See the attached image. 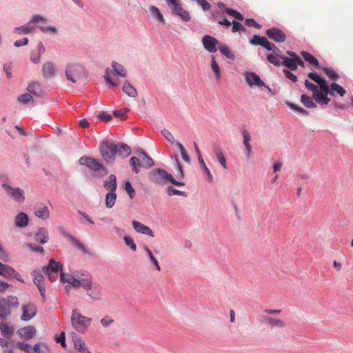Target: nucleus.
<instances>
[{
    "instance_id": "nucleus-36",
    "label": "nucleus",
    "mask_w": 353,
    "mask_h": 353,
    "mask_svg": "<svg viewBox=\"0 0 353 353\" xmlns=\"http://www.w3.org/2000/svg\"><path fill=\"white\" fill-rule=\"evenodd\" d=\"M117 196L115 192H109L106 194L105 203L107 208H111L112 207H113L116 202Z\"/></svg>"
},
{
    "instance_id": "nucleus-41",
    "label": "nucleus",
    "mask_w": 353,
    "mask_h": 353,
    "mask_svg": "<svg viewBox=\"0 0 353 353\" xmlns=\"http://www.w3.org/2000/svg\"><path fill=\"white\" fill-rule=\"evenodd\" d=\"M211 68L215 74L216 80L219 81L221 79V70L218 63L215 60L214 55L211 56Z\"/></svg>"
},
{
    "instance_id": "nucleus-19",
    "label": "nucleus",
    "mask_w": 353,
    "mask_h": 353,
    "mask_svg": "<svg viewBox=\"0 0 353 353\" xmlns=\"http://www.w3.org/2000/svg\"><path fill=\"white\" fill-rule=\"evenodd\" d=\"M32 24V23H30V21L28 23H26L23 26L14 28L13 30V32L19 35L28 34L34 30L35 27Z\"/></svg>"
},
{
    "instance_id": "nucleus-44",
    "label": "nucleus",
    "mask_w": 353,
    "mask_h": 353,
    "mask_svg": "<svg viewBox=\"0 0 353 353\" xmlns=\"http://www.w3.org/2000/svg\"><path fill=\"white\" fill-rule=\"evenodd\" d=\"M301 103L307 108H316V104L313 102L312 99L307 96L306 94H303L301 97Z\"/></svg>"
},
{
    "instance_id": "nucleus-12",
    "label": "nucleus",
    "mask_w": 353,
    "mask_h": 353,
    "mask_svg": "<svg viewBox=\"0 0 353 353\" xmlns=\"http://www.w3.org/2000/svg\"><path fill=\"white\" fill-rule=\"evenodd\" d=\"M265 33L268 38L274 41L275 42L283 43L286 39L285 33L281 30L278 28H270L266 30Z\"/></svg>"
},
{
    "instance_id": "nucleus-45",
    "label": "nucleus",
    "mask_w": 353,
    "mask_h": 353,
    "mask_svg": "<svg viewBox=\"0 0 353 353\" xmlns=\"http://www.w3.org/2000/svg\"><path fill=\"white\" fill-rule=\"evenodd\" d=\"M17 347L22 351H24L26 353H34V346H31L30 345L23 343L18 342L17 343Z\"/></svg>"
},
{
    "instance_id": "nucleus-7",
    "label": "nucleus",
    "mask_w": 353,
    "mask_h": 353,
    "mask_svg": "<svg viewBox=\"0 0 353 353\" xmlns=\"http://www.w3.org/2000/svg\"><path fill=\"white\" fill-rule=\"evenodd\" d=\"M61 263L56 262L54 259H50L48 266L43 268V272L48 275L50 281H55L58 276L62 273Z\"/></svg>"
},
{
    "instance_id": "nucleus-64",
    "label": "nucleus",
    "mask_w": 353,
    "mask_h": 353,
    "mask_svg": "<svg viewBox=\"0 0 353 353\" xmlns=\"http://www.w3.org/2000/svg\"><path fill=\"white\" fill-rule=\"evenodd\" d=\"M319 87H320V91H319V92L323 93V94H325L327 96L328 94H330V90L329 86L325 81L324 82H323L321 85H319Z\"/></svg>"
},
{
    "instance_id": "nucleus-60",
    "label": "nucleus",
    "mask_w": 353,
    "mask_h": 353,
    "mask_svg": "<svg viewBox=\"0 0 353 353\" xmlns=\"http://www.w3.org/2000/svg\"><path fill=\"white\" fill-rule=\"evenodd\" d=\"M39 28L40 30L43 33H47L50 32L51 34H57V30L54 26H39Z\"/></svg>"
},
{
    "instance_id": "nucleus-35",
    "label": "nucleus",
    "mask_w": 353,
    "mask_h": 353,
    "mask_svg": "<svg viewBox=\"0 0 353 353\" xmlns=\"http://www.w3.org/2000/svg\"><path fill=\"white\" fill-rule=\"evenodd\" d=\"M218 49L227 58L231 60L235 59V55L232 53V52L230 50L228 46L225 44L218 45Z\"/></svg>"
},
{
    "instance_id": "nucleus-49",
    "label": "nucleus",
    "mask_w": 353,
    "mask_h": 353,
    "mask_svg": "<svg viewBox=\"0 0 353 353\" xmlns=\"http://www.w3.org/2000/svg\"><path fill=\"white\" fill-rule=\"evenodd\" d=\"M323 72L331 80L336 81L339 78V75L331 68H323Z\"/></svg>"
},
{
    "instance_id": "nucleus-54",
    "label": "nucleus",
    "mask_w": 353,
    "mask_h": 353,
    "mask_svg": "<svg viewBox=\"0 0 353 353\" xmlns=\"http://www.w3.org/2000/svg\"><path fill=\"white\" fill-rule=\"evenodd\" d=\"M161 134L164 137V138L171 144H174L175 143L173 135L168 130L163 129L161 131Z\"/></svg>"
},
{
    "instance_id": "nucleus-17",
    "label": "nucleus",
    "mask_w": 353,
    "mask_h": 353,
    "mask_svg": "<svg viewBox=\"0 0 353 353\" xmlns=\"http://www.w3.org/2000/svg\"><path fill=\"white\" fill-rule=\"evenodd\" d=\"M132 223L134 229L137 232L147 234L151 237H154V232L149 227L135 220L132 221Z\"/></svg>"
},
{
    "instance_id": "nucleus-20",
    "label": "nucleus",
    "mask_w": 353,
    "mask_h": 353,
    "mask_svg": "<svg viewBox=\"0 0 353 353\" xmlns=\"http://www.w3.org/2000/svg\"><path fill=\"white\" fill-rule=\"evenodd\" d=\"M263 321L266 323L271 327L283 328L285 326V323L283 321L269 316H263Z\"/></svg>"
},
{
    "instance_id": "nucleus-53",
    "label": "nucleus",
    "mask_w": 353,
    "mask_h": 353,
    "mask_svg": "<svg viewBox=\"0 0 353 353\" xmlns=\"http://www.w3.org/2000/svg\"><path fill=\"white\" fill-rule=\"evenodd\" d=\"M225 12L227 14H228L230 16L234 17L235 19L242 21L243 20L244 17L243 14L239 12H237L235 10H233L232 8H225Z\"/></svg>"
},
{
    "instance_id": "nucleus-28",
    "label": "nucleus",
    "mask_w": 353,
    "mask_h": 353,
    "mask_svg": "<svg viewBox=\"0 0 353 353\" xmlns=\"http://www.w3.org/2000/svg\"><path fill=\"white\" fill-rule=\"evenodd\" d=\"M42 73L46 78L52 77L55 73L54 65L49 62L44 63L42 68Z\"/></svg>"
},
{
    "instance_id": "nucleus-5",
    "label": "nucleus",
    "mask_w": 353,
    "mask_h": 353,
    "mask_svg": "<svg viewBox=\"0 0 353 353\" xmlns=\"http://www.w3.org/2000/svg\"><path fill=\"white\" fill-rule=\"evenodd\" d=\"M65 77L68 81L76 83L85 77V72L81 65L70 64L65 70Z\"/></svg>"
},
{
    "instance_id": "nucleus-9",
    "label": "nucleus",
    "mask_w": 353,
    "mask_h": 353,
    "mask_svg": "<svg viewBox=\"0 0 353 353\" xmlns=\"http://www.w3.org/2000/svg\"><path fill=\"white\" fill-rule=\"evenodd\" d=\"M79 163L89 168L94 172L102 170L104 171L105 174H107L105 166L95 159L88 157H81L79 159Z\"/></svg>"
},
{
    "instance_id": "nucleus-27",
    "label": "nucleus",
    "mask_w": 353,
    "mask_h": 353,
    "mask_svg": "<svg viewBox=\"0 0 353 353\" xmlns=\"http://www.w3.org/2000/svg\"><path fill=\"white\" fill-rule=\"evenodd\" d=\"M112 66L113 71H114V72L112 73L113 76H119L121 77H126L127 72L123 65L117 63L116 61H112Z\"/></svg>"
},
{
    "instance_id": "nucleus-22",
    "label": "nucleus",
    "mask_w": 353,
    "mask_h": 353,
    "mask_svg": "<svg viewBox=\"0 0 353 353\" xmlns=\"http://www.w3.org/2000/svg\"><path fill=\"white\" fill-rule=\"evenodd\" d=\"M104 188L110 192H115L117 188V177L114 174H111L104 181Z\"/></svg>"
},
{
    "instance_id": "nucleus-40",
    "label": "nucleus",
    "mask_w": 353,
    "mask_h": 353,
    "mask_svg": "<svg viewBox=\"0 0 353 353\" xmlns=\"http://www.w3.org/2000/svg\"><path fill=\"white\" fill-rule=\"evenodd\" d=\"M104 79L106 83L112 86L119 85V82L117 81L116 78L112 77V72L109 68H107L105 72Z\"/></svg>"
},
{
    "instance_id": "nucleus-3",
    "label": "nucleus",
    "mask_w": 353,
    "mask_h": 353,
    "mask_svg": "<svg viewBox=\"0 0 353 353\" xmlns=\"http://www.w3.org/2000/svg\"><path fill=\"white\" fill-rule=\"evenodd\" d=\"M92 319L83 316L77 310H74L71 315V323L73 327L79 332H84L90 325Z\"/></svg>"
},
{
    "instance_id": "nucleus-47",
    "label": "nucleus",
    "mask_w": 353,
    "mask_h": 353,
    "mask_svg": "<svg viewBox=\"0 0 353 353\" xmlns=\"http://www.w3.org/2000/svg\"><path fill=\"white\" fill-rule=\"evenodd\" d=\"M265 39L266 37H261L258 34H254L253 37L250 39V43L252 45H260L263 46Z\"/></svg>"
},
{
    "instance_id": "nucleus-21",
    "label": "nucleus",
    "mask_w": 353,
    "mask_h": 353,
    "mask_svg": "<svg viewBox=\"0 0 353 353\" xmlns=\"http://www.w3.org/2000/svg\"><path fill=\"white\" fill-rule=\"evenodd\" d=\"M34 240L41 244H44L48 241V232L47 229L40 228L34 235Z\"/></svg>"
},
{
    "instance_id": "nucleus-11",
    "label": "nucleus",
    "mask_w": 353,
    "mask_h": 353,
    "mask_svg": "<svg viewBox=\"0 0 353 353\" xmlns=\"http://www.w3.org/2000/svg\"><path fill=\"white\" fill-rule=\"evenodd\" d=\"M202 43L204 48L210 52H215L218 50L216 46L219 44L218 40L210 35H205L202 38Z\"/></svg>"
},
{
    "instance_id": "nucleus-18",
    "label": "nucleus",
    "mask_w": 353,
    "mask_h": 353,
    "mask_svg": "<svg viewBox=\"0 0 353 353\" xmlns=\"http://www.w3.org/2000/svg\"><path fill=\"white\" fill-rule=\"evenodd\" d=\"M18 333L22 339L29 340L35 336L36 329L33 326H27L20 329Z\"/></svg>"
},
{
    "instance_id": "nucleus-37",
    "label": "nucleus",
    "mask_w": 353,
    "mask_h": 353,
    "mask_svg": "<svg viewBox=\"0 0 353 353\" xmlns=\"http://www.w3.org/2000/svg\"><path fill=\"white\" fill-rule=\"evenodd\" d=\"M10 310L8 303L3 299L0 300V319H3L7 316L10 315Z\"/></svg>"
},
{
    "instance_id": "nucleus-63",
    "label": "nucleus",
    "mask_w": 353,
    "mask_h": 353,
    "mask_svg": "<svg viewBox=\"0 0 353 353\" xmlns=\"http://www.w3.org/2000/svg\"><path fill=\"white\" fill-rule=\"evenodd\" d=\"M167 193L169 196H173V195H183L185 192L178 190L172 186H169L167 188Z\"/></svg>"
},
{
    "instance_id": "nucleus-46",
    "label": "nucleus",
    "mask_w": 353,
    "mask_h": 353,
    "mask_svg": "<svg viewBox=\"0 0 353 353\" xmlns=\"http://www.w3.org/2000/svg\"><path fill=\"white\" fill-rule=\"evenodd\" d=\"M144 250L146 252L147 254L148 255L151 262L156 267L157 270L158 271H161V267H160V265L159 264V262H158L157 259H156V257L153 255V254L151 252V250L148 247H145Z\"/></svg>"
},
{
    "instance_id": "nucleus-4",
    "label": "nucleus",
    "mask_w": 353,
    "mask_h": 353,
    "mask_svg": "<svg viewBox=\"0 0 353 353\" xmlns=\"http://www.w3.org/2000/svg\"><path fill=\"white\" fill-rule=\"evenodd\" d=\"M150 179L156 183H159L162 179H165L176 186L184 185L183 183L177 181L171 174L168 173L165 170L161 168L152 170L150 172Z\"/></svg>"
},
{
    "instance_id": "nucleus-33",
    "label": "nucleus",
    "mask_w": 353,
    "mask_h": 353,
    "mask_svg": "<svg viewBox=\"0 0 353 353\" xmlns=\"http://www.w3.org/2000/svg\"><path fill=\"white\" fill-rule=\"evenodd\" d=\"M14 270L12 267L3 264L0 262V275L11 278L14 273Z\"/></svg>"
},
{
    "instance_id": "nucleus-55",
    "label": "nucleus",
    "mask_w": 353,
    "mask_h": 353,
    "mask_svg": "<svg viewBox=\"0 0 353 353\" xmlns=\"http://www.w3.org/2000/svg\"><path fill=\"white\" fill-rule=\"evenodd\" d=\"M263 47H264L268 50L273 51L274 53L279 51V48L274 43L269 42L267 38Z\"/></svg>"
},
{
    "instance_id": "nucleus-48",
    "label": "nucleus",
    "mask_w": 353,
    "mask_h": 353,
    "mask_svg": "<svg viewBox=\"0 0 353 353\" xmlns=\"http://www.w3.org/2000/svg\"><path fill=\"white\" fill-rule=\"evenodd\" d=\"M267 59L270 63H271L276 66L280 65V64L281 63V60H282L281 56H279V54H277L276 53H275V54H271L268 55Z\"/></svg>"
},
{
    "instance_id": "nucleus-50",
    "label": "nucleus",
    "mask_w": 353,
    "mask_h": 353,
    "mask_svg": "<svg viewBox=\"0 0 353 353\" xmlns=\"http://www.w3.org/2000/svg\"><path fill=\"white\" fill-rule=\"evenodd\" d=\"M5 301L10 310V307H17L19 306L17 298L16 296H9L6 299H3Z\"/></svg>"
},
{
    "instance_id": "nucleus-6",
    "label": "nucleus",
    "mask_w": 353,
    "mask_h": 353,
    "mask_svg": "<svg viewBox=\"0 0 353 353\" xmlns=\"http://www.w3.org/2000/svg\"><path fill=\"white\" fill-rule=\"evenodd\" d=\"M287 54L290 57L281 56L282 64L291 70H294L298 65L304 67L305 64L303 60L295 52L288 51Z\"/></svg>"
},
{
    "instance_id": "nucleus-13",
    "label": "nucleus",
    "mask_w": 353,
    "mask_h": 353,
    "mask_svg": "<svg viewBox=\"0 0 353 353\" xmlns=\"http://www.w3.org/2000/svg\"><path fill=\"white\" fill-rule=\"evenodd\" d=\"M245 77L246 82L251 87L265 86L264 82L260 79V77L256 74L254 72H246Z\"/></svg>"
},
{
    "instance_id": "nucleus-25",
    "label": "nucleus",
    "mask_w": 353,
    "mask_h": 353,
    "mask_svg": "<svg viewBox=\"0 0 353 353\" xmlns=\"http://www.w3.org/2000/svg\"><path fill=\"white\" fill-rule=\"evenodd\" d=\"M301 54L303 57L305 61H307L312 67V68L316 69L319 68V61L312 54L306 51H302L301 52Z\"/></svg>"
},
{
    "instance_id": "nucleus-16",
    "label": "nucleus",
    "mask_w": 353,
    "mask_h": 353,
    "mask_svg": "<svg viewBox=\"0 0 353 353\" xmlns=\"http://www.w3.org/2000/svg\"><path fill=\"white\" fill-rule=\"evenodd\" d=\"M88 278H83L82 279H77L73 276L69 277L67 280L65 279V275L63 273L61 274L60 281L62 283L67 282L74 288L82 287L83 288V284L87 281Z\"/></svg>"
},
{
    "instance_id": "nucleus-52",
    "label": "nucleus",
    "mask_w": 353,
    "mask_h": 353,
    "mask_svg": "<svg viewBox=\"0 0 353 353\" xmlns=\"http://www.w3.org/2000/svg\"><path fill=\"white\" fill-rule=\"evenodd\" d=\"M150 11L154 16H155L157 17V19L158 20H159L160 21H161L163 23L165 22V19H164L163 15L161 14V13L160 12V10L158 8H157L155 6H151L150 8Z\"/></svg>"
},
{
    "instance_id": "nucleus-31",
    "label": "nucleus",
    "mask_w": 353,
    "mask_h": 353,
    "mask_svg": "<svg viewBox=\"0 0 353 353\" xmlns=\"http://www.w3.org/2000/svg\"><path fill=\"white\" fill-rule=\"evenodd\" d=\"M313 97L316 102L321 105H327L330 101V99L327 97V95L319 92L318 90L314 92L313 94Z\"/></svg>"
},
{
    "instance_id": "nucleus-38",
    "label": "nucleus",
    "mask_w": 353,
    "mask_h": 353,
    "mask_svg": "<svg viewBox=\"0 0 353 353\" xmlns=\"http://www.w3.org/2000/svg\"><path fill=\"white\" fill-rule=\"evenodd\" d=\"M75 349L82 353H90L88 349L86 347L85 343L81 338H77L74 341Z\"/></svg>"
},
{
    "instance_id": "nucleus-14",
    "label": "nucleus",
    "mask_w": 353,
    "mask_h": 353,
    "mask_svg": "<svg viewBox=\"0 0 353 353\" xmlns=\"http://www.w3.org/2000/svg\"><path fill=\"white\" fill-rule=\"evenodd\" d=\"M23 314L21 316V320L29 321L33 318L37 313V307L33 304H27L23 306Z\"/></svg>"
},
{
    "instance_id": "nucleus-2",
    "label": "nucleus",
    "mask_w": 353,
    "mask_h": 353,
    "mask_svg": "<svg viewBox=\"0 0 353 353\" xmlns=\"http://www.w3.org/2000/svg\"><path fill=\"white\" fill-rule=\"evenodd\" d=\"M83 289L90 299L97 301L102 300L103 288L99 283L93 282L92 279L88 278L87 281L83 284Z\"/></svg>"
},
{
    "instance_id": "nucleus-58",
    "label": "nucleus",
    "mask_w": 353,
    "mask_h": 353,
    "mask_svg": "<svg viewBox=\"0 0 353 353\" xmlns=\"http://www.w3.org/2000/svg\"><path fill=\"white\" fill-rule=\"evenodd\" d=\"M123 239L125 244L129 246L132 251L135 252L137 250V245L130 236H125Z\"/></svg>"
},
{
    "instance_id": "nucleus-29",
    "label": "nucleus",
    "mask_w": 353,
    "mask_h": 353,
    "mask_svg": "<svg viewBox=\"0 0 353 353\" xmlns=\"http://www.w3.org/2000/svg\"><path fill=\"white\" fill-rule=\"evenodd\" d=\"M27 90L30 94H32L36 97H41L43 94L40 85L35 82L30 83Z\"/></svg>"
},
{
    "instance_id": "nucleus-62",
    "label": "nucleus",
    "mask_w": 353,
    "mask_h": 353,
    "mask_svg": "<svg viewBox=\"0 0 353 353\" xmlns=\"http://www.w3.org/2000/svg\"><path fill=\"white\" fill-rule=\"evenodd\" d=\"M125 191L129 194L130 197L132 199L135 195V191L132 186L131 183L129 181L125 182Z\"/></svg>"
},
{
    "instance_id": "nucleus-1",
    "label": "nucleus",
    "mask_w": 353,
    "mask_h": 353,
    "mask_svg": "<svg viewBox=\"0 0 353 353\" xmlns=\"http://www.w3.org/2000/svg\"><path fill=\"white\" fill-rule=\"evenodd\" d=\"M100 152L107 163H112L114 161L117 154L123 157H128L131 153V148L125 143L114 144L106 142L101 145Z\"/></svg>"
},
{
    "instance_id": "nucleus-61",
    "label": "nucleus",
    "mask_w": 353,
    "mask_h": 353,
    "mask_svg": "<svg viewBox=\"0 0 353 353\" xmlns=\"http://www.w3.org/2000/svg\"><path fill=\"white\" fill-rule=\"evenodd\" d=\"M46 19L38 14L33 15L30 19L32 23H46Z\"/></svg>"
},
{
    "instance_id": "nucleus-39",
    "label": "nucleus",
    "mask_w": 353,
    "mask_h": 353,
    "mask_svg": "<svg viewBox=\"0 0 353 353\" xmlns=\"http://www.w3.org/2000/svg\"><path fill=\"white\" fill-rule=\"evenodd\" d=\"M123 92L131 97H135L137 94V90L128 82H125L122 88Z\"/></svg>"
},
{
    "instance_id": "nucleus-57",
    "label": "nucleus",
    "mask_w": 353,
    "mask_h": 353,
    "mask_svg": "<svg viewBox=\"0 0 353 353\" xmlns=\"http://www.w3.org/2000/svg\"><path fill=\"white\" fill-rule=\"evenodd\" d=\"M308 77L315 81L316 83L321 85L323 82H324L325 80L321 77H319L316 73L315 72H310L308 74Z\"/></svg>"
},
{
    "instance_id": "nucleus-56",
    "label": "nucleus",
    "mask_w": 353,
    "mask_h": 353,
    "mask_svg": "<svg viewBox=\"0 0 353 353\" xmlns=\"http://www.w3.org/2000/svg\"><path fill=\"white\" fill-rule=\"evenodd\" d=\"M18 101L22 103H27L30 101H33V98L30 94V93H26V94L20 95L18 97Z\"/></svg>"
},
{
    "instance_id": "nucleus-34",
    "label": "nucleus",
    "mask_w": 353,
    "mask_h": 353,
    "mask_svg": "<svg viewBox=\"0 0 353 353\" xmlns=\"http://www.w3.org/2000/svg\"><path fill=\"white\" fill-rule=\"evenodd\" d=\"M214 154L216 157L218 161H219V163L222 165V167L224 169H226L227 168L226 159H225V157H224V155H223L221 148L219 147H218V146L214 147Z\"/></svg>"
},
{
    "instance_id": "nucleus-30",
    "label": "nucleus",
    "mask_w": 353,
    "mask_h": 353,
    "mask_svg": "<svg viewBox=\"0 0 353 353\" xmlns=\"http://www.w3.org/2000/svg\"><path fill=\"white\" fill-rule=\"evenodd\" d=\"M0 331L3 336L10 338L14 332V328L7 323L1 322L0 323Z\"/></svg>"
},
{
    "instance_id": "nucleus-42",
    "label": "nucleus",
    "mask_w": 353,
    "mask_h": 353,
    "mask_svg": "<svg viewBox=\"0 0 353 353\" xmlns=\"http://www.w3.org/2000/svg\"><path fill=\"white\" fill-rule=\"evenodd\" d=\"M130 164L135 173H139L141 167V160L135 157H132L130 159Z\"/></svg>"
},
{
    "instance_id": "nucleus-8",
    "label": "nucleus",
    "mask_w": 353,
    "mask_h": 353,
    "mask_svg": "<svg viewBox=\"0 0 353 353\" xmlns=\"http://www.w3.org/2000/svg\"><path fill=\"white\" fill-rule=\"evenodd\" d=\"M168 4L172 6V12L178 15L183 21H189L190 16L189 13L183 8L179 0H165Z\"/></svg>"
},
{
    "instance_id": "nucleus-32",
    "label": "nucleus",
    "mask_w": 353,
    "mask_h": 353,
    "mask_svg": "<svg viewBox=\"0 0 353 353\" xmlns=\"http://www.w3.org/2000/svg\"><path fill=\"white\" fill-rule=\"evenodd\" d=\"M335 92L339 94L341 97H343L345 94V90L336 83H332L330 85V94L334 96Z\"/></svg>"
},
{
    "instance_id": "nucleus-24",
    "label": "nucleus",
    "mask_w": 353,
    "mask_h": 353,
    "mask_svg": "<svg viewBox=\"0 0 353 353\" xmlns=\"http://www.w3.org/2000/svg\"><path fill=\"white\" fill-rule=\"evenodd\" d=\"M28 217L24 212L19 213L14 219V223L17 228H25L28 225Z\"/></svg>"
},
{
    "instance_id": "nucleus-15",
    "label": "nucleus",
    "mask_w": 353,
    "mask_h": 353,
    "mask_svg": "<svg viewBox=\"0 0 353 353\" xmlns=\"http://www.w3.org/2000/svg\"><path fill=\"white\" fill-rule=\"evenodd\" d=\"M32 274L34 276V283L37 286L42 297L44 298L46 287L43 283V276L41 273H39L36 271L33 272Z\"/></svg>"
},
{
    "instance_id": "nucleus-51",
    "label": "nucleus",
    "mask_w": 353,
    "mask_h": 353,
    "mask_svg": "<svg viewBox=\"0 0 353 353\" xmlns=\"http://www.w3.org/2000/svg\"><path fill=\"white\" fill-rule=\"evenodd\" d=\"M176 146L178 147V148L180 150V152H181V157H182L183 160L184 161L187 162V163H189L190 161V157L188 156V154L186 150H185V148L183 147V145L180 142H176Z\"/></svg>"
},
{
    "instance_id": "nucleus-23",
    "label": "nucleus",
    "mask_w": 353,
    "mask_h": 353,
    "mask_svg": "<svg viewBox=\"0 0 353 353\" xmlns=\"http://www.w3.org/2000/svg\"><path fill=\"white\" fill-rule=\"evenodd\" d=\"M34 214L38 218L45 220L49 218L50 212L47 206L39 205L35 208Z\"/></svg>"
},
{
    "instance_id": "nucleus-59",
    "label": "nucleus",
    "mask_w": 353,
    "mask_h": 353,
    "mask_svg": "<svg viewBox=\"0 0 353 353\" xmlns=\"http://www.w3.org/2000/svg\"><path fill=\"white\" fill-rule=\"evenodd\" d=\"M232 32H236L239 31H245V27L241 23H240L239 22H238L236 21H233L232 22Z\"/></svg>"
},
{
    "instance_id": "nucleus-43",
    "label": "nucleus",
    "mask_w": 353,
    "mask_h": 353,
    "mask_svg": "<svg viewBox=\"0 0 353 353\" xmlns=\"http://www.w3.org/2000/svg\"><path fill=\"white\" fill-rule=\"evenodd\" d=\"M34 353H50L48 347L41 343H37L34 345Z\"/></svg>"
},
{
    "instance_id": "nucleus-10",
    "label": "nucleus",
    "mask_w": 353,
    "mask_h": 353,
    "mask_svg": "<svg viewBox=\"0 0 353 353\" xmlns=\"http://www.w3.org/2000/svg\"><path fill=\"white\" fill-rule=\"evenodd\" d=\"M3 187L4 188L6 192L11 197H12L16 201H18L19 203H22L24 201L25 196H24V192H23V190H21L19 188H13L10 187V185H8L6 184H3Z\"/></svg>"
},
{
    "instance_id": "nucleus-26",
    "label": "nucleus",
    "mask_w": 353,
    "mask_h": 353,
    "mask_svg": "<svg viewBox=\"0 0 353 353\" xmlns=\"http://www.w3.org/2000/svg\"><path fill=\"white\" fill-rule=\"evenodd\" d=\"M141 158V166L145 168H150L154 165L153 160L145 152L141 150L138 152Z\"/></svg>"
}]
</instances>
